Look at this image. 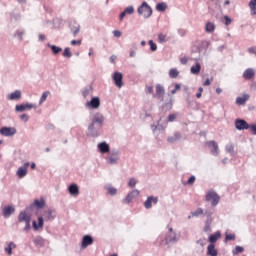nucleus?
<instances>
[{"label":"nucleus","instance_id":"obj_1","mask_svg":"<svg viewBox=\"0 0 256 256\" xmlns=\"http://www.w3.org/2000/svg\"><path fill=\"white\" fill-rule=\"evenodd\" d=\"M105 121V117L101 114H95L92 118V123L88 127V131L91 133L93 137H97L99 135V129L103 127V122Z\"/></svg>","mask_w":256,"mask_h":256},{"label":"nucleus","instance_id":"obj_2","mask_svg":"<svg viewBox=\"0 0 256 256\" xmlns=\"http://www.w3.org/2000/svg\"><path fill=\"white\" fill-rule=\"evenodd\" d=\"M138 13L142 15L144 19H149V17L153 15V9H151V6H149L147 2H143L138 8Z\"/></svg>","mask_w":256,"mask_h":256},{"label":"nucleus","instance_id":"obj_3","mask_svg":"<svg viewBox=\"0 0 256 256\" xmlns=\"http://www.w3.org/2000/svg\"><path fill=\"white\" fill-rule=\"evenodd\" d=\"M18 221L19 223H25L24 231L31 229V215L27 214V212H20Z\"/></svg>","mask_w":256,"mask_h":256},{"label":"nucleus","instance_id":"obj_4","mask_svg":"<svg viewBox=\"0 0 256 256\" xmlns=\"http://www.w3.org/2000/svg\"><path fill=\"white\" fill-rule=\"evenodd\" d=\"M206 201H210L212 207L219 205V201H221V197H219L214 191H209L206 194Z\"/></svg>","mask_w":256,"mask_h":256},{"label":"nucleus","instance_id":"obj_5","mask_svg":"<svg viewBox=\"0 0 256 256\" xmlns=\"http://www.w3.org/2000/svg\"><path fill=\"white\" fill-rule=\"evenodd\" d=\"M17 133V129L13 127H2L0 129V134L3 135V137H13Z\"/></svg>","mask_w":256,"mask_h":256},{"label":"nucleus","instance_id":"obj_6","mask_svg":"<svg viewBox=\"0 0 256 256\" xmlns=\"http://www.w3.org/2000/svg\"><path fill=\"white\" fill-rule=\"evenodd\" d=\"M235 128L238 129V131H244L245 129H249V123L243 119H236Z\"/></svg>","mask_w":256,"mask_h":256},{"label":"nucleus","instance_id":"obj_7","mask_svg":"<svg viewBox=\"0 0 256 256\" xmlns=\"http://www.w3.org/2000/svg\"><path fill=\"white\" fill-rule=\"evenodd\" d=\"M207 147H210L212 155H219V145L215 141L206 142Z\"/></svg>","mask_w":256,"mask_h":256},{"label":"nucleus","instance_id":"obj_8","mask_svg":"<svg viewBox=\"0 0 256 256\" xmlns=\"http://www.w3.org/2000/svg\"><path fill=\"white\" fill-rule=\"evenodd\" d=\"M113 81L116 87L121 88V86L123 85V74H121L120 72H115L113 75Z\"/></svg>","mask_w":256,"mask_h":256},{"label":"nucleus","instance_id":"obj_9","mask_svg":"<svg viewBox=\"0 0 256 256\" xmlns=\"http://www.w3.org/2000/svg\"><path fill=\"white\" fill-rule=\"evenodd\" d=\"M158 201L159 199L157 197L149 196L147 200L144 202L145 209H151L152 203H154V205H157Z\"/></svg>","mask_w":256,"mask_h":256},{"label":"nucleus","instance_id":"obj_10","mask_svg":"<svg viewBox=\"0 0 256 256\" xmlns=\"http://www.w3.org/2000/svg\"><path fill=\"white\" fill-rule=\"evenodd\" d=\"M89 245H93V237L90 235H85L82 239L81 247L82 249H86Z\"/></svg>","mask_w":256,"mask_h":256},{"label":"nucleus","instance_id":"obj_11","mask_svg":"<svg viewBox=\"0 0 256 256\" xmlns=\"http://www.w3.org/2000/svg\"><path fill=\"white\" fill-rule=\"evenodd\" d=\"M100 105L101 101L97 97L92 98L90 102L86 103V107H91L92 109H99Z\"/></svg>","mask_w":256,"mask_h":256},{"label":"nucleus","instance_id":"obj_12","mask_svg":"<svg viewBox=\"0 0 256 256\" xmlns=\"http://www.w3.org/2000/svg\"><path fill=\"white\" fill-rule=\"evenodd\" d=\"M255 77V70L253 68H248L243 73V78L246 79V81H249Z\"/></svg>","mask_w":256,"mask_h":256},{"label":"nucleus","instance_id":"obj_13","mask_svg":"<svg viewBox=\"0 0 256 256\" xmlns=\"http://www.w3.org/2000/svg\"><path fill=\"white\" fill-rule=\"evenodd\" d=\"M165 95V88L161 84L156 85V93L154 94V97H157V99H161Z\"/></svg>","mask_w":256,"mask_h":256},{"label":"nucleus","instance_id":"obj_14","mask_svg":"<svg viewBox=\"0 0 256 256\" xmlns=\"http://www.w3.org/2000/svg\"><path fill=\"white\" fill-rule=\"evenodd\" d=\"M135 197H139V190H133L131 193H129L125 199L126 203H131Z\"/></svg>","mask_w":256,"mask_h":256},{"label":"nucleus","instance_id":"obj_15","mask_svg":"<svg viewBox=\"0 0 256 256\" xmlns=\"http://www.w3.org/2000/svg\"><path fill=\"white\" fill-rule=\"evenodd\" d=\"M55 210L52 209H48L44 212V217L46 219V221H52V219H55Z\"/></svg>","mask_w":256,"mask_h":256},{"label":"nucleus","instance_id":"obj_16","mask_svg":"<svg viewBox=\"0 0 256 256\" xmlns=\"http://www.w3.org/2000/svg\"><path fill=\"white\" fill-rule=\"evenodd\" d=\"M68 191L70 195L77 197V195H79V186H77V184H71L68 188Z\"/></svg>","mask_w":256,"mask_h":256},{"label":"nucleus","instance_id":"obj_17","mask_svg":"<svg viewBox=\"0 0 256 256\" xmlns=\"http://www.w3.org/2000/svg\"><path fill=\"white\" fill-rule=\"evenodd\" d=\"M219 239H221V232H216L209 237L208 241L210 245H215V242L219 241Z\"/></svg>","mask_w":256,"mask_h":256},{"label":"nucleus","instance_id":"obj_18","mask_svg":"<svg viewBox=\"0 0 256 256\" xmlns=\"http://www.w3.org/2000/svg\"><path fill=\"white\" fill-rule=\"evenodd\" d=\"M207 255L208 256H217L218 251L215 249V244H209L207 247Z\"/></svg>","mask_w":256,"mask_h":256},{"label":"nucleus","instance_id":"obj_19","mask_svg":"<svg viewBox=\"0 0 256 256\" xmlns=\"http://www.w3.org/2000/svg\"><path fill=\"white\" fill-rule=\"evenodd\" d=\"M13 213H15V208L12 206H7L3 209L4 217H10L11 215H13Z\"/></svg>","mask_w":256,"mask_h":256},{"label":"nucleus","instance_id":"obj_20","mask_svg":"<svg viewBox=\"0 0 256 256\" xmlns=\"http://www.w3.org/2000/svg\"><path fill=\"white\" fill-rule=\"evenodd\" d=\"M33 206L36 207V209H43V207H45V199L40 198L34 200Z\"/></svg>","mask_w":256,"mask_h":256},{"label":"nucleus","instance_id":"obj_21","mask_svg":"<svg viewBox=\"0 0 256 256\" xmlns=\"http://www.w3.org/2000/svg\"><path fill=\"white\" fill-rule=\"evenodd\" d=\"M190 71L192 75H199V73H201V64L199 62H196V65L192 66Z\"/></svg>","mask_w":256,"mask_h":256},{"label":"nucleus","instance_id":"obj_22","mask_svg":"<svg viewBox=\"0 0 256 256\" xmlns=\"http://www.w3.org/2000/svg\"><path fill=\"white\" fill-rule=\"evenodd\" d=\"M98 149L101 153H109V144H107L106 142H102L98 144Z\"/></svg>","mask_w":256,"mask_h":256},{"label":"nucleus","instance_id":"obj_23","mask_svg":"<svg viewBox=\"0 0 256 256\" xmlns=\"http://www.w3.org/2000/svg\"><path fill=\"white\" fill-rule=\"evenodd\" d=\"M249 100V95L244 94L242 97H238L236 99L237 105H245V103Z\"/></svg>","mask_w":256,"mask_h":256},{"label":"nucleus","instance_id":"obj_24","mask_svg":"<svg viewBox=\"0 0 256 256\" xmlns=\"http://www.w3.org/2000/svg\"><path fill=\"white\" fill-rule=\"evenodd\" d=\"M15 247H17V245H15L13 242H10L8 246L4 248V251L7 253V255H13V249H15Z\"/></svg>","mask_w":256,"mask_h":256},{"label":"nucleus","instance_id":"obj_25","mask_svg":"<svg viewBox=\"0 0 256 256\" xmlns=\"http://www.w3.org/2000/svg\"><path fill=\"white\" fill-rule=\"evenodd\" d=\"M16 175L19 177V179H23V177L27 175V168L19 167Z\"/></svg>","mask_w":256,"mask_h":256},{"label":"nucleus","instance_id":"obj_26","mask_svg":"<svg viewBox=\"0 0 256 256\" xmlns=\"http://www.w3.org/2000/svg\"><path fill=\"white\" fill-rule=\"evenodd\" d=\"M21 97V91L19 90H16L15 92L11 93L9 96H8V99L10 101H15L17 99H19Z\"/></svg>","mask_w":256,"mask_h":256},{"label":"nucleus","instance_id":"obj_27","mask_svg":"<svg viewBox=\"0 0 256 256\" xmlns=\"http://www.w3.org/2000/svg\"><path fill=\"white\" fill-rule=\"evenodd\" d=\"M156 10L160 11L161 13L167 11V3L160 2L156 5Z\"/></svg>","mask_w":256,"mask_h":256},{"label":"nucleus","instance_id":"obj_28","mask_svg":"<svg viewBox=\"0 0 256 256\" xmlns=\"http://www.w3.org/2000/svg\"><path fill=\"white\" fill-rule=\"evenodd\" d=\"M169 77L171 79H177V77H179V70H177V68H172L169 71Z\"/></svg>","mask_w":256,"mask_h":256},{"label":"nucleus","instance_id":"obj_29","mask_svg":"<svg viewBox=\"0 0 256 256\" xmlns=\"http://www.w3.org/2000/svg\"><path fill=\"white\" fill-rule=\"evenodd\" d=\"M249 7H250L251 15H256V0H250Z\"/></svg>","mask_w":256,"mask_h":256},{"label":"nucleus","instance_id":"obj_30","mask_svg":"<svg viewBox=\"0 0 256 256\" xmlns=\"http://www.w3.org/2000/svg\"><path fill=\"white\" fill-rule=\"evenodd\" d=\"M49 47L54 55H58V53H61V51H63V48L56 45H49Z\"/></svg>","mask_w":256,"mask_h":256},{"label":"nucleus","instance_id":"obj_31","mask_svg":"<svg viewBox=\"0 0 256 256\" xmlns=\"http://www.w3.org/2000/svg\"><path fill=\"white\" fill-rule=\"evenodd\" d=\"M119 157H117V154H113L111 156H109L108 158V163H110V165H115V163H117Z\"/></svg>","mask_w":256,"mask_h":256},{"label":"nucleus","instance_id":"obj_32","mask_svg":"<svg viewBox=\"0 0 256 256\" xmlns=\"http://www.w3.org/2000/svg\"><path fill=\"white\" fill-rule=\"evenodd\" d=\"M49 95H50L49 91L43 92V94L40 98L39 105H43V103H45V101H47V97H49Z\"/></svg>","mask_w":256,"mask_h":256},{"label":"nucleus","instance_id":"obj_33","mask_svg":"<svg viewBox=\"0 0 256 256\" xmlns=\"http://www.w3.org/2000/svg\"><path fill=\"white\" fill-rule=\"evenodd\" d=\"M213 31H215V24L208 22L206 24V32L207 33H213Z\"/></svg>","mask_w":256,"mask_h":256},{"label":"nucleus","instance_id":"obj_34","mask_svg":"<svg viewBox=\"0 0 256 256\" xmlns=\"http://www.w3.org/2000/svg\"><path fill=\"white\" fill-rule=\"evenodd\" d=\"M33 227H34L35 231H37V229H39V227H43V217L38 218V226H37V222L34 221Z\"/></svg>","mask_w":256,"mask_h":256},{"label":"nucleus","instance_id":"obj_35","mask_svg":"<svg viewBox=\"0 0 256 256\" xmlns=\"http://www.w3.org/2000/svg\"><path fill=\"white\" fill-rule=\"evenodd\" d=\"M158 41L159 43H167L168 38L165 34L161 33L158 35Z\"/></svg>","mask_w":256,"mask_h":256},{"label":"nucleus","instance_id":"obj_36","mask_svg":"<svg viewBox=\"0 0 256 256\" xmlns=\"http://www.w3.org/2000/svg\"><path fill=\"white\" fill-rule=\"evenodd\" d=\"M245 249L241 246H236L233 250V255H239V253H243Z\"/></svg>","mask_w":256,"mask_h":256},{"label":"nucleus","instance_id":"obj_37","mask_svg":"<svg viewBox=\"0 0 256 256\" xmlns=\"http://www.w3.org/2000/svg\"><path fill=\"white\" fill-rule=\"evenodd\" d=\"M62 55H63V57H67L69 59L72 57L73 54L71 53V49L65 48Z\"/></svg>","mask_w":256,"mask_h":256},{"label":"nucleus","instance_id":"obj_38","mask_svg":"<svg viewBox=\"0 0 256 256\" xmlns=\"http://www.w3.org/2000/svg\"><path fill=\"white\" fill-rule=\"evenodd\" d=\"M124 12L126 15H133V13H135V8H133V6L127 7Z\"/></svg>","mask_w":256,"mask_h":256},{"label":"nucleus","instance_id":"obj_39","mask_svg":"<svg viewBox=\"0 0 256 256\" xmlns=\"http://www.w3.org/2000/svg\"><path fill=\"white\" fill-rule=\"evenodd\" d=\"M148 45H150L151 51H157V44L153 40H149Z\"/></svg>","mask_w":256,"mask_h":256},{"label":"nucleus","instance_id":"obj_40","mask_svg":"<svg viewBox=\"0 0 256 256\" xmlns=\"http://www.w3.org/2000/svg\"><path fill=\"white\" fill-rule=\"evenodd\" d=\"M199 215H203V210L198 208L196 211L192 212L193 217H199Z\"/></svg>","mask_w":256,"mask_h":256},{"label":"nucleus","instance_id":"obj_41","mask_svg":"<svg viewBox=\"0 0 256 256\" xmlns=\"http://www.w3.org/2000/svg\"><path fill=\"white\" fill-rule=\"evenodd\" d=\"M197 244L200 246V247H205V245L207 244V240H205V238H201L197 241Z\"/></svg>","mask_w":256,"mask_h":256},{"label":"nucleus","instance_id":"obj_42","mask_svg":"<svg viewBox=\"0 0 256 256\" xmlns=\"http://www.w3.org/2000/svg\"><path fill=\"white\" fill-rule=\"evenodd\" d=\"M107 191H108L109 195H117V189H115L113 187H108Z\"/></svg>","mask_w":256,"mask_h":256},{"label":"nucleus","instance_id":"obj_43","mask_svg":"<svg viewBox=\"0 0 256 256\" xmlns=\"http://www.w3.org/2000/svg\"><path fill=\"white\" fill-rule=\"evenodd\" d=\"M225 241H235V234H226Z\"/></svg>","mask_w":256,"mask_h":256},{"label":"nucleus","instance_id":"obj_44","mask_svg":"<svg viewBox=\"0 0 256 256\" xmlns=\"http://www.w3.org/2000/svg\"><path fill=\"white\" fill-rule=\"evenodd\" d=\"M177 91H181V85L176 84L175 88L171 91L172 95H175V93H177Z\"/></svg>","mask_w":256,"mask_h":256},{"label":"nucleus","instance_id":"obj_45","mask_svg":"<svg viewBox=\"0 0 256 256\" xmlns=\"http://www.w3.org/2000/svg\"><path fill=\"white\" fill-rule=\"evenodd\" d=\"M16 111H25L26 107L25 104L16 105Z\"/></svg>","mask_w":256,"mask_h":256},{"label":"nucleus","instance_id":"obj_46","mask_svg":"<svg viewBox=\"0 0 256 256\" xmlns=\"http://www.w3.org/2000/svg\"><path fill=\"white\" fill-rule=\"evenodd\" d=\"M128 185L129 187H135V185H137V180H135V178H131Z\"/></svg>","mask_w":256,"mask_h":256},{"label":"nucleus","instance_id":"obj_47","mask_svg":"<svg viewBox=\"0 0 256 256\" xmlns=\"http://www.w3.org/2000/svg\"><path fill=\"white\" fill-rule=\"evenodd\" d=\"M175 119H177V115H176V114H170V115L168 116V121H169L170 123H173V121H175Z\"/></svg>","mask_w":256,"mask_h":256},{"label":"nucleus","instance_id":"obj_48","mask_svg":"<svg viewBox=\"0 0 256 256\" xmlns=\"http://www.w3.org/2000/svg\"><path fill=\"white\" fill-rule=\"evenodd\" d=\"M20 119H21L22 121H24V123H27V121H29V115H27V114H22V115L20 116Z\"/></svg>","mask_w":256,"mask_h":256},{"label":"nucleus","instance_id":"obj_49","mask_svg":"<svg viewBox=\"0 0 256 256\" xmlns=\"http://www.w3.org/2000/svg\"><path fill=\"white\" fill-rule=\"evenodd\" d=\"M224 20H225V25L226 26L231 25L232 20H231V18H229V16H224Z\"/></svg>","mask_w":256,"mask_h":256},{"label":"nucleus","instance_id":"obj_50","mask_svg":"<svg viewBox=\"0 0 256 256\" xmlns=\"http://www.w3.org/2000/svg\"><path fill=\"white\" fill-rule=\"evenodd\" d=\"M198 93L196 94L197 99H201L203 93V87L198 88Z\"/></svg>","mask_w":256,"mask_h":256},{"label":"nucleus","instance_id":"obj_51","mask_svg":"<svg viewBox=\"0 0 256 256\" xmlns=\"http://www.w3.org/2000/svg\"><path fill=\"white\" fill-rule=\"evenodd\" d=\"M193 183H195V176H191L188 181H187V185H193Z\"/></svg>","mask_w":256,"mask_h":256},{"label":"nucleus","instance_id":"obj_52","mask_svg":"<svg viewBox=\"0 0 256 256\" xmlns=\"http://www.w3.org/2000/svg\"><path fill=\"white\" fill-rule=\"evenodd\" d=\"M26 109H36V105L35 104H24Z\"/></svg>","mask_w":256,"mask_h":256},{"label":"nucleus","instance_id":"obj_53","mask_svg":"<svg viewBox=\"0 0 256 256\" xmlns=\"http://www.w3.org/2000/svg\"><path fill=\"white\" fill-rule=\"evenodd\" d=\"M71 45L75 46V45H81V40H72L71 41Z\"/></svg>","mask_w":256,"mask_h":256},{"label":"nucleus","instance_id":"obj_54","mask_svg":"<svg viewBox=\"0 0 256 256\" xmlns=\"http://www.w3.org/2000/svg\"><path fill=\"white\" fill-rule=\"evenodd\" d=\"M113 35H114V37H121L122 33H121V31H119V30H115V31L113 32Z\"/></svg>","mask_w":256,"mask_h":256},{"label":"nucleus","instance_id":"obj_55","mask_svg":"<svg viewBox=\"0 0 256 256\" xmlns=\"http://www.w3.org/2000/svg\"><path fill=\"white\" fill-rule=\"evenodd\" d=\"M146 93H149V94L153 93V86H147Z\"/></svg>","mask_w":256,"mask_h":256},{"label":"nucleus","instance_id":"obj_56","mask_svg":"<svg viewBox=\"0 0 256 256\" xmlns=\"http://www.w3.org/2000/svg\"><path fill=\"white\" fill-rule=\"evenodd\" d=\"M74 37H77V33H79V26H77L74 30H72Z\"/></svg>","mask_w":256,"mask_h":256},{"label":"nucleus","instance_id":"obj_57","mask_svg":"<svg viewBox=\"0 0 256 256\" xmlns=\"http://www.w3.org/2000/svg\"><path fill=\"white\" fill-rule=\"evenodd\" d=\"M204 87H209V85H211V80L206 79L205 82L203 83Z\"/></svg>","mask_w":256,"mask_h":256},{"label":"nucleus","instance_id":"obj_58","mask_svg":"<svg viewBox=\"0 0 256 256\" xmlns=\"http://www.w3.org/2000/svg\"><path fill=\"white\" fill-rule=\"evenodd\" d=\"M182 65H187V57H183L180 59Z\"/></svg>","mask_w":256,"mask_h":256},{"label":"nucleus","instance_id":"obj_59","mask_svg":"<svg viewBox=\"0 0 256 256\" xmlns=\"http://www.w3.org/2000/svg\"><path fill=\"white\" fill-rule=\"evenodd\" d=\"M250 129H251L253 135H256V125H252V126L250 127Z\"/></svg>","mask_w":256,"mask_h":256},{"label":"nucleus","instance_id":"obj_60","mask_svg":"<svg viewBox=\"0 0 256 256\" xmlns=\"http://www.w3.org/2000/svg\"><path fill=\"white\" fill-rule=\"evenodd\" d=\"M125 15H127V12L125 11L120 14V21H123V19L125 18Z\"/></svg>","mask_w":256,"mask_h":256},{"label":"nucleus","instance_id":"obj_61","mask_svg":"<svg viewBox=\"0 0 256 256\" xmlns=\"http://www.w3.org/2000/svg\"><path fill=\"white\" fill-rule=\"evenodd\" d=\"M171 241H175V237H172V238L167 237L166 238V243H171Z\"/></svg>","mask_w":256,"mask_h":256},{"label":"nucleus","instance_id":"obj_62","mask_svg":"<svg viewBox=\"0 0 256 256\" xmlns=\"http://www.w3.org/2000/svg\"><path fill=\"white\" fill-rule=\"evenodd\" d=\"M174 137H175V139H181V133L176 132Z\"/></svg>","mask_w":256,"mask_h":256},{"label":"nucleus","instance_id":"obj_63","mask_svg":"<svg viewBox=\"0 0 256 256\" xmlns=\"http://www.w3.org/2000/svg\"><path fill=\"white\" fill-rule=\"evenodd\" d=\"M39 40H40V41H45V35L40 34V35H39Z\"/></svg>","mask_w":256,"mask_h":256},{"label":"nucleus","instance_id":"obj_64","mask_svg":"<svg viewBox=\"0 0 256 256\" xmlns=\"http://www.w3.org/2000/svg\"><path fill=\"white\" fill-rule=\"evenodd\" d=\"M249 53H256V48H249Z\"/></svg>","mask_w":256,"mask_h":256}]
</instances>
